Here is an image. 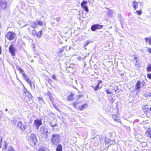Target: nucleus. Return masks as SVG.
I'll return each mask as SVG.
<instances>
[{
    "mask_svg": "<svg viewBox=\"0 0 151 151\" xmlns=\"http://www.w3.org/2000/svg\"><path fill=\"white\" fill-rule=\"evenodd\" d=\"M27 140L29 144L32 146H34L37 142V140L35 134H31L28 137Z\"/></svg>",
    "mask_w": 151,
    "mask_h": 151,
    "instance_id": "obj_1",
    "label": "nucleus"
},
{
    "mask_svg": "<svg viewBox=\"0 0 151 151\" xmlns=\"http://www.w3.org/2000/svg\"><path fill=\"white\" fill-rule=\"evenodd\" d=\"M60 136L58 134H53L52 135V137L51 139L52 143L55 145L60 142Z\"/></svg>",
    "mask_w": 151,
    "mask_h": 151,
    "instance_id": "obj_2",
    "label": "nucleus"
},
{
    "mask_svg": "<svg viewBox=\"0 0 151 151\" xmlns=\"http://www.w3.org/2000/svg\"><path fill=\"white\" fill-rule=\"evenodd\" d=\"M43 22L42 21L40 20H37L33 22L32 23L31 27L33 28H37L38 27V25L42 26L43 25Z\"/></svg>",
    "mask_w": 151,
    "mask_h": 151,
    "instance_id": "obj_3",
    "label": "nucleus"
},
{
    "mask_svg": "<svg viewBox=\"0 0 151 151\" xmlns=\"http://www.w3.org/2000/svg\"><path fill=\"white\" fill-rule=\"evenodd\" d=\"M17 127L21 129L22 130H25L28 128L27 125L24 124L22 121H19L17 124Z\"/></svg>",
    "mask_w": 151,
    "mask_h": 151,
    "instance_id": "obj_4",
    "label": "nucleus"
},
{
    "mask_svg": "<svg viewBox=\"0 0 151 151\" xmlns=\"http://www.w3.org/2000/svg\"><path fill=\"white\" fill-rule=\"evenodd\" d=\"M4 147L2 149L3 151H6V149H7L8 151H14L12 147L11 146H8L6 142H5L3 145Z\"/></svg>",
    "mask_w": 151,
    "mask_h": 151,
    "instance_id": "obj_5",
    "label": "nucleus"
},
{
    "mask_svg": "<svg viewBox=\"0 0 151 151\" xmlns=\"http://www.w3.org/2000/svg\"><path fill=\"white\" fill-rule=\"evenodd\" d=\"M103 27V25L96 24L93 25L91 27V30L93 31H95L96 29H100L102 28Z\"/></svg>",
    "mask_w": 151,
    "mask_h": 151,
    "instance_id": "obj_6",
    "label": "nucleus"
},
{
    "mask_svg": "<svg viewBox=\"0 0 151 151\" xmlns=\"http://www.w3.org/2000/svg\"><path fill=\"white\" fill-rule=\"evenodd\" d=\"M42 124V122L41 120L37 119L34 121V125L35 126L37 129H38L39 126Z\"/></svg>",
    "mask_w": 151,
    "mask_h": 151,
    "instance_id": "obj_7",
    "label": "nucleus"
},
{
    "mask_svg": "<svg viewBox=\"0 0 151 151\" xmlns=\"http://www.w3.org/2000/svg\"><path fill=\"white\" fill-rule=\"evenodd\" d=\"M15 37V34L12 32H9L6 35L7 38L9 40H12Z\"/></svg>",
    "mask_w": 151,
    "mask_h": 151,
    "instance_id": "obj_8",
    "label": "nucleus"
},
{
    "mask_svg": "<svg viewBox=\"0 0 151 151\" xmlns=\"http://www.w3.org/2000/svg\"><path fill=\"white\" fill-rule=\"evenodd\" d=\"M9 52L11 53V55L14 56H15V52L16 50L15 47L13 46L12 45H11L9 47Z\"/></svg>",
    "mask_w": 151,
    "mask_h": 151,
    "instance_id": "obj_9",
    "label": "nucleus"
},
{
    "mask_svg": "<svg viewBox=\"0 0 151 151\" xmlns=\"http://www.w3.org/2000/svg\"><path fill=\"white\" fill-rule=\"evenodd\" d=\"M145 134L151 139V128H149L146 130Z\"/></svg>",
    "mask_w": 151,
    "mask_h": 151,
    "instance_id": "obj_10",
    "label": "nucleus"
},
{
    "mask_svg": "<svg viewBox=\"0 0 151 151\" xmlns=\"http://www.w3.org/2000/svg\"><path fill=\"white\" fill-rule=\"evenodd\" d=\"M40 132L41 134H47L48 132L47 129L45 127L42 126L40 129Z\"/></svg>",
    "mask_w": 151,
    "mask_h": 151,
    "instance_id": "obj_11",
    "label": "nucleus"
},
{
    "mask_svg": "<svg viewBox=\"0 0 151 151\" xmlns=\"http://www.w3.org/2000/svg\"><path fill=\"white\" fill-rule=\"evenodd\" d=\"M6 6V3L5 1H0V7L3 9H4Z\"/></svg>",
    "mask_w": 151,
    "mask_h": 151,
    "instance_id": "obj_12",
    "label": "nucleus"
},
{
    "mask_svg": "<svg viewBox=\"0 0 151 151\" xmlns=\"http://www.w3.org/2000/svg\"><path fill=\"white\" fill-rule=\"evenodd\" d=\"M133 6L134 10H136L137 8L138 7V3L136 1H134L133 2Z\"/></svg>",
    "mask_w": 151,
    "mask_h": 151,
    "instance_id": "obj_13",
    "label": "nucleus"
},
{
    "mask_svg": "<svg viewBox=\"0 0 151 151\" xmlns=\"http://www.w3.org/2000/svg\"><path fill=\"white\" fill-rule=\"evenodd\" d=\"M56 151H63V147L62 145L60 144L58 145L56 148Z\"/></svg>",
    "mask_w": 151,
    "mask_h": 151,
    "instance_id": "obj_14",
    "label": "nucleus"
},
{
    "mask_svg": "<svg viewBox=\"0 0 151 151\" xmlns=\"http://www.w3.org/2000/svg\"><path fill=\"white\" fill-rule=\"evenodd\" d=\"M149 108L147 105H145L142 108L143 111L145 112H149Z\"/></svg>",
    "mask_w": 151,
    "mask_h": 151,
    "instance_id": "obj_15",
    "label": "nucleus"
},
{
    "mask_svg": "<svg viewBox=\"0 0 151 151\" xmlns=\"http://www.w3.org/2000/svg\"><path fill=\"white\" fill-rule=\"evenodd\" d=\"M42 30H41L39 32L37 33L35 32V33L36 34V35L37 36L38 38H40L42 36Z\"/></svg>",
    "mask_w": 151,
    "mask_h": 151,
    "instance_id": "obj_16",
    "label": "nucleus"
},
{
    "mask_svg": "<svg viewBox=\"0 0 151 151\" xmlns=\"http://www.w3.org/2000/svg\"><path fill=\"white\" fill-rule=\"evenodd\" d=\"M73 94L72 93H71L68 97V100L69 101H73Z\"/></svg>",
    "mask_w": 151,
    "mask_h": 151,
    "instance_id": "obj_17",
    "label": "nucleus"
},
{
    "mask_svg": "<svg viewBox=\"0 0 151 151\" xmlns=\"http://www.w3.org/2000/svg\"><path fill=\"white\" fill-rule=\"evenodd\" d=\"M141 83L140 81H138L137 83L136 84L135 86L136 87V89L138 90L140 88V85L141 84Z\"/></svg>",
    "mask_w": 151,
    "mask_h": 151,
    "instance_id": "obj_18",
    "label": "nucleus"
},
{
    "mask_svg": "<svg viewBox=\"0 0 151 151\" xmlns=\"http://www.w3.org/2000/svg\"><path fill=\"white\" fill-rule=\"evenodd\" d=\"M113 119L115 121H118L119 118L115 115L113 114L112 115Z\"/></svg>",
    "mask_w": 151,
    "mask_h": 151,
    "instance_id": "obj_19",
    "label": "nucleus"
},
{
    "mask_svg": "<svg viewBox=\"0 0 151 151\" xmlns=\"http://www.w3.org/2000/svg\"><path fill=\"white\" fill-rule=\"evenodd\" d=\"M16 69L17 70H18L21 73H23L24 71V70L19 66H17Z\"/></svg>",
    "mask_w": 151,
    "mask_h": 151,
    "instance_id": "obj_20",
    "label": "nucleus"
},
{
    "mask_svg": "<svg viewBox=\"0 0 151 151\" xmlns=\"http://www.w3.org/2000/svg\"><path fill=\"white\" fill-rule=\"evenodd\" d=\"M87 2L86 1H83L81 4V7L83 8L84 7V6H86V5L87 4Z\"/></svg>",
    "mask_w": 151,
    "mask_h": 151,
    "instance_id": "obj_21",
    "label": "nucleus"
},
{
    "mask_svg": "<svg viewBox=\"0 0 151 151\" xmlns=\"http://www.w3.org/2000/svg\"><path fill=\"white\" fill-rule=\"evenodd\" d=\"M86 104H83L78 107V109L80 111H81L85 108V106Z\"/></svg>",
    "mask_w": 151,
    "mask_h": 151,
    "instance_id": "obj_22",
    "label": "nucleus"
},
{
    "mask_svg": "<svg viewBox=\"0 0 151 151\" xmlns=\"http://www.w3.org/2000/svg\"><path fill=\"white\" fill-rule=\"evenodd\" d=\"M92 87L94 89L95 91H97L99 88V84L98 83L95 87L92 86Z\"/></svg>",
    "mask_w": 151,
    "mask_h": 151,
    "instance_id": "obj_23",
    "label": "nucleus"
},
{
    "mask_svg": "<svg viewBox=\"0 0 151 151\" xmlns=\"http://www.w3.org/2000/svg\"><path fill=\"white\" fill-rule=\"evenodd\" d=\"M65 47H62L61 48L58 49V53L60 54L64 51Z\"/></svg>",
    "mask_w": 151,
    "mask_h": 151,
    "instance_id": "obj_24",
    "label": "nucleus"
},
{
    "mask_svg": "<svg viewBox=\"0 0 151 151\" xmlns=\"http://www.w3.org/2000/svg\"><path fill=\"white\" fill-rule=\"evenodd\" d=\"M22 74V77L26 80L28 78L27 75L25 73L24 71Z\"/></svg>",
    "mask_w": 151,
    "mask_h": 151,
    "instance_id": "obj_25",
    "label": "nucleus"
},
{
    "mask_svg": "<svg viewBox=\"0 0 151 151\" xmlns=\"http://www.w3.org/2000/svg\"><path fill=\"white\" fill-rule=\"evenodd\" d=\"M111 140L110 139H109L108 138L106 139H105V143L106 144L108 145L109 144V143L110 142Z\"/></svg>",
    "mask_w": 151,
    "mask_h": 151,
    "instance_id": "obj_26",
    "label": "nucleus"
},
{
    "mask_svg": "<svg viewBox=\"0 0 151 151\" xmlns=\"http://www.w3.org/2000/svg\"><path fill=\"white\" fill-rule=\"evenodd\" d=\"M26 81L27 82V83L30 85L31 88H32V83L31 80L28 78V79H27Z\"/></svg>",
    "mask_w": 151,
    "mask_h": 151,
    "instance_id": "obj_27",
    "label": "nucleus"
},
{
    "mask_svg": "<svg viewBox=\"0 0 151 151\" xmlns=\"http://www.w3.org/2000/svg\"><path fill=\"white\" fill-rule=\"evenodd\" d=\"M144 96L146 97L150 96H151V93L150 92H146Z\"/></svg>",
    "mask_w": 151,
    "mask_h": 151,
    "instance_id": "obj_28",
    "label": "nucleus"
},
{
    "mask_svg": "<svg viewBox=\"0 0 151 151\" xmlns=\"http://www.w3.org/2000/svg\"><path fill=\"white\" fill-rule=\"evenodd\" d=\"M2 139L3 137L2 136L0 135V148L1 147V146L2 145Z\"/></svg>",
    "mask_w": 151,
    "mask_h": 151,
    "instance_id": "obj_29",
    "label": "nucleus"
},
{
    "mask_svg": "<svg viewBox=\"0 0 151 151\" xmlns=\"http://www.w3.org/2000/svg\"><path fill=\"white\" fill-rule=\"evenodd\" d=\"M145 40L146 42H147V40H148V43L149 44L151 45V37L149 38H145Z\"/></svg>",
    "mask_w": 151,
    "mask_h": 151,
    "instance_id": "obj_30",
    "label": "nucleus"
},
{
    "mask_svg": "<svg viewBox=\"0 0 151 151\" xmlns=\"http://www.w3.org/2000/svg\"><path fill=\"white\" fill-rule=\"evenodd\" d=\"M37 151H46L45 148L44 147H41L40 148L38 149Z\"/></svg>",
    "mask_w": 151,
    "mask_h": 151,
    "instance_id": "obj_31",
    "label": "nucleus"
},
{
    "mask_svg": "<svg viewBox=\"0 0 151 151\" xmlns=\"http://www.w3.org/2000/svg\"><path fill=\"white\" fill-rule=\"evenodd\" d=\"M147 70L148 72H151V65H149L147 68Z\"/></svg>",
    "mask_w": 151,
    "mask_h": 151,
    "instance_id": "obj_32",
    "label": "nucleus"
},
{
    "mask_svg": "<svg viewBox=\"0 0 151 151\" xmlns=\"http://www.w3.org/2000/svg\"><path fill=\"white\" fill-rule=\"evenodd\" d=\"M135 13H137L138 15H140L142 13L141 10H137L136 11V12Z\"/></svg>",
    "mask_w": 151,
    "mask_h": 151,
    "instance_id": "obj_33",
    "label": "nucleus"
},
{
    "mask_svg": "<svg viewBox=\"0 0 151 151\" xmlns=\"http://www.w3.org/2000/svg\"><path fill=\"white\" fill-rule=\"evenodd\" d=\"M38 100L40 101V103H44L42 97H39L38 98Z\"/></svg>",
    "mask_w": 151,
    "mask_h": 151,
    "instance_id": "obj_34",
    "label": "nucleus"
},
{
    "mask_svg": "<svg viewBox=\"0 0 151 151\" xmlns=\"http://www.w3.org/2000/svg\"><path fill=\"white\" fill-rule=\"evenodd\" d=\"M90 42L89 40L87 41L86 42H85L84 43V47L86 46Z\"/></svg>",
    "mask_w": 151,
    "mask_h": 151,
    "instance_id": "obj_35",
    "label": "nucleus"
},
{
    "mask_svg": "<svg viewBox=\"0 0 151 151\" xmlns=\"http://www.w3.org/2000/svg\"><path fill=\"white\" fill-rule=\"evenodd\" d=\"M64 47H65V50L66 51L69 50L71 48V47H69V48H68V46H64Z\"/></svg>",
    "mask_w": 151,
    "mask_h": 151,
    "instance_id": "obj_36",
    "label": "nucleus"
},
{
    "mask_svg": "<svg viewBox=\"0 0 151 151\" xmlns=\"http://www.w3.org/2000/svg\"><path fill=\"white\" fill-rule=\"evenodd\" d=\"M84 10L86 12H88L89 11V10L88 9V7L87 6H84V7L83 8Z\"/></svg>",
    "mask_w": 151,
    "mask_h": 151,
    "instance_id": "obj_37",
    "label": "nucleus"
},
{
    "mask_svg": "<svg viewBox=\"0 0 151 151\" xmlns=\"http://www.w3.org/2000/svg\"><path fill=\"white\" fill-rule=\"evenodd\" d=\"M53 106L58 111H60V110L58 108V107H59L58 106H56V104H54Z\"/></svg>",
    "mask_w": 151,
    "mask_h": 151,
    "instance_id": "obj_38",
    "label": "nucleus"
},
{
    "mask_svg": "<svg viewBox=\"0 0 151 151\" xmlns=\"http://www.w3.org/2000/svg\"><path fill=\"white\" fill-rule=\"evenodd\" d=\"M105 92L106 93H107V94H108L112 93V92L109 91V90L108 89H106L105 91Z\"/></svg>",
    "mask_w": 151,
    "mask_h": 151,
    "instance_id": "obj_39",
    "label": "nucleus"
},
{
    "mask_svg": "<svg viewBox=\"0 0 151 151\" xmlns=\"http://www.w3.org/2000/svg\"><path fill=\"white\" fill-rule=\"evenodd\" d=\"M55 20L57 21V22H60V18L59 17H57L55 19Z\"/></svg>",
    "mask_w": 151,
    "mask_h": 151,
    "instance_id": "obj_40",
    "label": "nucleus"
},
{
    "mask_svg": "<svg viewBox=\"0 0 151 151\" xmlns=\"http://www.w3.org/2000/svg\"><path fill=\"white\" fill-rule=\"evenodd\" d=\"M32 33L34 35H36V34L35 33V32H36L35 30L34 29H33L32 30Z\"/></svg>",
    "mask_w": 151,
    "mask_h": 151,
    "instance_id": "obj_41",
    "label": "nucleus"
},
{
    "mask_svg": "<svg viewBox=\"0 0 151 151\" xmlns=\"http://www.w3.org/2000/svg\"><path fill=\"white\" fill-rule=\"evenodd\" d=\"M147 77L151 79V74H148Z\"/></svg>",
    "mask_w": 151,
    "mask_h": 151,
    "instance_id": "obj_42",
    "label": "nucleus"
},
{
    "mask_svg": "<svg viewBox=\"0 0 151 151\" xmlns=\"http://www.w3.org/2000/svg\"><path fill=\"white\" fill-rule=\"evenodd\" d=\"M147 51L148 52L151 53V49L150 48H148Z\"/></svg>",
    "mask_w": 151,
    "mask_h": 151,
    "instance_id": "obj_43",
    "label": "nucleus"
},
{
    "mask_svg": "<svg viewBox=\"0 0 151 151\" xmlns=\"http://www.w3.org/2000/svg\"><path fill=\"white\" fill-rule=\"evenodd\" d=\"M52 78L53 79H54L56 80H57V78L56 77V76L55 75H53L52 76Z\"/></svg>",
    "mask_w": 151,
    "mask_h": 151,
    "instance_id": "obj_44",
    "label": "nucleus"
},
{
    "mask_svg": "<svg viewBox=\"0 0 151 151\" xmlns=\"http://www.w3.org/2000/svg\"><path fill=\"white\" fill-rule=\"evenodd\" d=\"M89 53H88L84 57V58H86V57H88L89 56Z\"/></svg>",
    "mask_w": 151,
    "mask_h": 151,
    "instance_id": "obj_45",
    "label": "nucleus"
},
{
    "mask_svg": "<svg viewBox=\"0 0 151 151\" xmlns=\"http://www.w3.org/2000/svg\"><path fill=\"white\" fill-rule=\"evenodd\" d=\"M145 83L144 81H143L142 83V86H143L145 84Z\"/></svg>",
    "mask_w": 151,
    "mask_h": 151,
    "instance_id": "obj_46",
    "label": "nucleus"
},
{
    "mask_svg": "<svg viewBox=\"0 0 151 151\" xmlns=\"http://www.w3.org/2000/svg\"><path fill=\"white\" fill-rule=\"evenodd\" d=\"M81 57H78L77 59L79 60H81Z\"/></svg>",
    "mask_w": 151,
    "mask_h": 151,
    "instance_id": "obj_47",
    "label": "nucleus"
},
{
    "mask_svg": "<svg viewBox=\"0 0 151 151\" xmlns=\"http://www.w3.org/2000/svg\"><path fill=\"white\" fill-rule=\"evenodd\" d=\"M1 47L0 46V54H1Z\"/></svg>",
    "mask_w": 151,
    "mask_h": 151,
    "instance_id": "obj_48",
    "label": "nucleus"
},
{
    "mask_svg": "<svg viewBox=\"0 0 151 151\" xmlns=\"http://www.w3.org/2000/svg\"><path fill=\"white\" fill-rule=\"evenodd\" d=\"M137 57H135L134 58V60H135V61H137Z\"/></svg>",
    "mask_w": 151,
    "mask_h": 151,
    "instance_id": "obj_49",
    "label": "nucleus"
},
{
    "mask_svg": "<svg viewBox=\"0 0 151 151\" xmlns=\"http://www.w3.org/2000/svg\"><path fill=\"white\" fill-rule=\"evenodd\" d=\"M16 123V121L15 120H14L13 121V123Z\"/></svg>",
    "mask_w": 151,
    "mask_h": 151,
    "instance_id": "obj_50",
    "label": "nucleus"
},
{
    "mask_svg": "<svg viewBox=\"0 0 151 151\" xmlns=\"http://www.w3.org/2000/svg\"><path fill=\"white\" fill-rule=\"evenodd\" d=\"M135 66H136V67H137L138 66H137V63H136L135 64Z\"/></svg>",
    "mask_w": 151,
    "mask_h": 151,
    "instance_id": "obj_51",
    "label": "nucleus"
},
{
    "mask_svg": "<svg viewBox=\"0 0 151 151\" xmlns=\"http://www.w3.org/2000/svg\"><path fill=\"white\" fill-rule=\"evenodd\" d=\"M149 111H151V107L149 109Z\"/></svg>",
    "mask_w": 151,
    "mask_h": 151,
    "instance_id": "obj_52",
    "label": "nucleus"
},
{
    "mask_svg": "<svg viewBox=\"0 0 151 151\" xmlns=\"http://www.w3.org/2000/svg\"><path fill=\"white\" fill-rule=\"evenodd\" d=\"M75 82H76V83H77V81L76 80H75Z\"/></svg>",
    "mask_w": 151,
    "mask_h": 151,
    "instance_id": "obj_53",
    "label": "nucleus"
},
{
    "mask_svg": "<svg viewBox=\"0 0 151 151\" xmlns=\"http://www.w3.org/2000/svg\"><path fill=\"white\" fill-rule=\"evenodd\" d=\"M7 110H8V109H5V111H7Z\"/></svg>",
    "mask_w": 151,
    "mask_h": 151,
    "instance_id": "obj_54",
    "label": "nucleus"
},
{
    "mask_svg": "<svg viewBox=\"0 0 151 151\" xmlns=\"http://www.w3.org/2000/svg\"><path fill=\"white\" fill-rule=\"evenodd\" d=\"M56 125V124H55V125H52V127H54Z\"/></svg>",
    "mask_w": 151,
    "mask_h": 151,
    "instance_id": "obj_55",
    "label": "nucleus"
},
{
    "mask_svg": "<svg viewBox=\"0 0 151 151\" xmlns=\"http://www.w3.org/2000/svg\"><path fill=\"white\" fill-rule=\"evenodd\" d=\"M142 151H148V150H142Z\"/></svg>",
    "mask_w": 151,
    "mask_h": 151,
    "instance_id": "obj_56",
    "label": "nucleus"
},
{
    "mask_svg": "<svg viewBox=\"0 0 151 151\" xmlns=\"http://www.w3.org/2000/svg\"><path fill=\"white\" fill-rule=\"evenodd\" d=\"M34 62V60H32L31 61V62H32H32Z\"/></svg>",
    "mask_w": 151,
    "mask_h": 151,
    "instance_id": "obj_57",
    "label": "nucleus"
},
{
    "mask_svg": "<svg viewBox=\"0 0 151 151\" xmlns=\"http://www.w3.org/2000/svg\"><path fill=\"white\" fill-rule=\"evenodd\" d=\"M24 93H25V94H26V92L25 91H24Z\"/></svg>",
    "mask_w": 151,
    "mask_h": 151,
    "instance_id": "obj_58",
    "label": "nucleus"
},
{
    "mask_svg": "<svg viewBox=\"0 0 151 151\" xmlns=\"http://www.w3.org/2000/svg\"><path fill=\"white\" fill-rule=\"evenodd\" d=\"M33 86L34 87L35 86V85L34 84H33Z\"/></svg>",
    "mask_w": 151,
    "mask_h": 151,
    "instance_id": "obj_59",
    "label": "nucleus"
},
{
    "mask_svg": "<svg viewBox=\"0 0 151 151\" xmlns=\"http://www.w3.org/2000/svg\"><path fill=\"white\" fill-rule=\"evenodd\" d=\"M28 93H29V92H27Z\"/></svg>",
    "mask_w": 151,
    "mask_h": 151,
    "instance_id": "obj_60",
    "label": "nucleus"
}]
</instances>
